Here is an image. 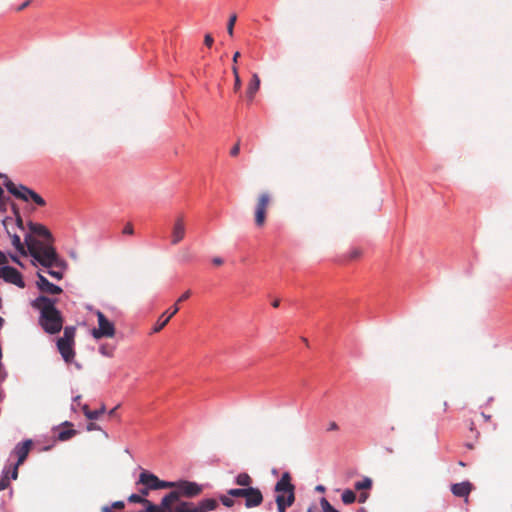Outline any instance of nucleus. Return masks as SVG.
Masks as SVG:
<instances>
[{
    "mask_svg": "<svg viewBox=\"0 0 512 512\" xmlns=\"http://www.w3.org/2000/svg\"><path fill=\"white\" fill-rule=\"evenodd\" d=\"M66 265L64 264L63 268L62 267H48L49 270H48V274L57 279V280H60L63 278V270L65 269Z\"/></svg>",
    "mask_w": 512,
    "mask_h": 512,
    "instance_id": "nucleus-27",
    "label": "nucleus"
},
{
    "mask_svg": "<svg viewBox=\"0 0 512 512\" xmlns=\"http://www.w3.org/2000/svg\"><path fill=\"white\" fill-rule=\"evenodd\" d=\"M63 425L65 427H68V429H63L61 430L59 433H58V436L57 438L60 440V441H66V440H69L70 438H72L73 436H75L77 434V431L72 429L71 427L73 426L72 423L66 421L63 423Z\"/></svg>",
    "mask_w": 512,
    "mask_h": 512,
    "instance_id": "nucleus-21",
    "label": "nucleus"
},
{
    "mask_svg": "<svg viewBox=\"0 0 512 512\" xmlns=\"http://www.w3.org/2000/svg\"><path fill=\"white\" fill-rule=\"evenodd\" d=\"M191 296V291L190 290H187L186 292H184L179 298L178 300L176 301L175 304H179L185 300H187L189 297Z\"/></svg>",
    "mask_w": 512,
    "mask_h": 512,
    "instance_id": "nucleus-38",
    "label": "nucleus"
},
{
    "mask_svg": "<svg viewBox=\"0 0 512 512\" xmlns=\"http://www.w3.org/2000/svg\"><path fill=\"white\" fill-rule=\"evenodd\" d=\"M31 233L44 238V241L36 239L32 235L25 236V244L29 254L44 267H62L64 261L59 258L53 247V237L50 231L42 224L29 223Z\"/></svg>",
    "mask_w": 512,
    "mask_h": 512,
    "instance_id": "nucleus-1",
    "label": "nucleus"
},
{
    "mask_svg": "<svg viewBox=\"0 0 512 512\" xmlns=\"http://www.w3.org/2000/svg\"><path fill=\"white\" fill-rule=\"evenodd\" d=\"M362 254L361 250L360 249H353L350 253H349V259L353 260V259H356L358 257H360V255Z\"/></svg>",
    "mask_w": 512,
    "mask_h": 512,
    "instance_id": "nucleus-39",
    "label": "nucleus"
},
{
    "mask_svg": "<svg viewBox=\"0 0 512 512\" xmlns=\"http://www.w3.org/2000/svg\"><path fill=\"white\" fill-rule=\"evenodd\" d=\"M175 483L176 486H174L173 488H176V490H174L173 492L178 493V498L180 496L194 497L202 492V487L195 482L179 481Z\"/></svg>",
    "mask_w": 512,
    "mask_h": 512,
    "instance_id": "nucleus-11",
    "label": "nucleus"
},
{
    "mask_svg": "<svg viewBox=\"0 0 512 512\" xmlns=\"http://www.w3.org/2000/svg\"><path fill=\"white\" fill-rule=\"evenodd\" d=\"M473 485L469 481H464L461 483H455L451 486V492L456 497H463L465 501H468V496L471 493Z\"/></svg>",
    "mask_w": 512,
    "mask_h": 512,
    "instance_id": "nucleus-17",
    "label": "nucleus"
},
{
    "mask_svg": "<svg viewBox=\"0 0 512 512\" xmlns=\"http://www.w3.org/2000/svg\"><path fill=\"white\" fill-rule=\"evenodd\" d=\"M12 245L15 247V249L21 253L22 255H26V250L24 244L21 242L20 237L17 234H10Z\"/></svg>",
    "mask_w": 512,
    "mask_h": 512,
    "instance_id": "nucleus-24",
    "label": "nucleus"
},
{
    "mask_svg": "<svg viewBox=\"0 0 512 512\" xmlns=\"http://www.w3.org/2000/svg\"><path fill=\"white\" fill-rule=\"evenodd\" d=\"M186 235V224L185 219L183 215H179L176 217L173 226H172V233H171V244L177 245L179 244Z\"/></svg>",
    "mask_w": 512,
    "mask_h": 512,
    "instance_id": "nucleus-13",
    "label": "nucleus"
},
{
    "mask_svg": "<svg viewBox=\"0 0 512 512\" xmlns=\"http://www.w3.org/2000/svg\"><path fill=\"white\" fill-rule=\"evenodd\" d=\"M368 498V494L366 492H361L358 498L360 503H364Z\"/></svg>",
    "mask_w": 512,
    "mask_h": 512,
    "instance_id": "nucleus-43",
    "label": "nucleus"
},
{
    "mask_svg": "<svg viewBox=\"0 0 512 512\" xmlns=\"http://www.w3.org/2000/svg\"><path fill=\"white\" fill-rule=\"evenodd\" d=\"M233 497L229 496L228 494L227 495H221L219 497L220 501L222 502V504L228 508H231L234 506L235 504V500L232 499Z\"/></svg>",
    "mask_w": 512,
    "mask_h": 512,
    "instance_id": "nucleus-33",
    "label": "nucleus"
},
{
    "mask_svg": "<svg viewBox=\"0 0 512 512\" xmlns=\"http://www.w3.org/2000/svg\"><path fill=\"white\" fill-rule=\"evenodd\" d=\"M30 1L24 2L21 6L18 7L17 11H21L29 5Z\"/></svg>",
    "mask_w": 512,
    "mask_h": 512,
    "instance_id": "nucleus-49",
    "label": "nucleus"
},
{
    "mask_svg": "<svg viewBox=\"0 0 512 512\" xmlns=\"http://www.w3.org/2000/svg\"><path fill=\"white\" fill-rule=\"evenodd\" d=\"M246 508H255L262 504L263 494L259 488L248 487L247 494L244 497Z\"/></svg>",
    "mask_w": 512,
    "mask_h": 512,
    "instance_id": "nucleus-14",
    "label": "nucleus"
},
{
    "mask_svg": "<svg viewBox=\"0 0 512 512\" xmlns=\"http://www.w3.org/2000/svg\"><path fill=\"white\" fill-rule=\"evenodd\" d=\"M75 334L76 328L74 326H67L64 328L63 336L57 340V349L61 354L63 360L69 364L75 358Z\"/></svg>",
    "mask_w": 512,
    "mask_h": 512,
    "instance_id": "nucleus-4",
    "label": "nucleus"
},
{
    "mask_svg": "<svg viewBox=\"0 0 512 512\" xmlns=\"http://www.w3.org/2000/svg\"><path fill=\"white\" fill-rule=\"evenodd\" d=\"M239 57H240V52H236L233 55V59H232L233 60V66H236Z\"/></svg>",
    "mask_w": 512,
    "mask_h": 512,
    "instance_id": "nucleus-48",
    "label": "nucleus"
},
{
    "mask_svg": "<svg viewBox=\"0 0 512 512\" xmlns=\"http://www.w3.org/2000/svg\"><path fill=\"white\" fill-rule=\"evenodd\" d=\"M123 234L132 235L134 233V228L131 223H127L122 231Z\"/></svg>",
    "mask_w": 512,
    "mask_h": 512,
    "instance_id": "nucleus-37",
    "label": "nucleus"
},
{
    "mask_svg": "<svg viewBox=\"0 0 512 512\" xmlns=\"http://www.w3.org/2000/svg\"><path fill=\"white\" fill-rule=\"evenodd\" d=\"M447 410H448V403H447V401H443V403L441 405L442 414L446 413Z\"/></svg>",
    "mask_w": 512,
    "mask_h": 512,
    "instance_id": "nucleus-47",
    "label": "nucleus"
},
{
    "mask_svg": "<svg viewBox=\"0 0 512 512\" xmlns=\"http://www.w3.org/2000/svg\"><path fill=\"white\" fill-rule=\"evenodd\" d=\"M102 512H112V507L104 506Z\"/></svg>",
    "mask_w": 512,
    "mask_h": 512,
    "instance_id": "nucleus-55",
    "label": "nucleus"
},
{
    "mask_svg": "<svg viewBox=\"0 0 512 512\" xmlns=\"http://www.w3.org/2000/svg\"><path fill=\"white\" fill-rule=\"evenodd\" d=\"M32 444H33L32 440L28 439V440H25L24 442L19 443L15 446L12 454H14L17 457V462L13 466V470L11 473L12 479H14V480L17 479L18 468L26 460V458L31 450Z\"/></svg>",
    "mask_w": 512,
    "mask_h": 512,
    "instance_id": "nucleus-9",
    "label": "nucleus"
},
{
    "mask_svg": "<svg viewBox=\"0 0 512 512\" xmlns=\"http://www.w3.org/2000/svg\"><path fill=\"white\" fill-rule=\"evenodd\" d=\"M252 483V477L246 472L239 473L235 478V484L242 488L252 487Z\"/></svg>",
    "mask_w": 512,
    "mask_h": 512,
    "instance_id": "nucleus-22",
    "label": "nucleus"
},
{
    "mask_svg": "<svg viewBox=\"0 0 512 512\" xmlns=\"http://www.w3.org/2000/svg\"><path fill=\"white\" fill-rule=\"evenodd\" d=\"M118 407H119V405H117V406H116V407H114L112 410H110L109 415H110V416H114V415H115L116 410L118 409Z\"/></svg>",
    "mask_w": 512,
    "mask_h": 512,
    "instance_id": "nucleus-54",
    "label": "nucleus"
},
{
    "mask_svg": "<svg viewBox=\"0 0 512 512\" xmlns=\"http://www.w3.org/2000/svg\"><path fill=\"white\" fill-rule=\"evenodd\" d=\"M0 278L4 281L14 284L19 288L25 287V282L23 281L21 273L14 267L11 266H3L0 268Z\"/></svg>",
    "mask_w": 512,
    "mask_h": 512,
    "instance_id": "nucleus-12",
    "label": "nucleus"
},
{
    "mask_svg": "<svg viewBox=\"0 0 512 512\" xmlns=\"http://www.w3.org/2000/svg\"><path fill=\"white\" fill-rule=\"evenodd\" d=\"M236 21H237V15H236V14H232V15L229 17V20H228V23H227V33H228L230 36H233V33H234V26H235Z\"/></svg>",
    "mask_w": 512,
    "mask_h": 512,
    "instance_id": "nucleus-32",
    "label": "nucleus"
},
{
    "mask_svg": "<svg viewBox=\"0 0 512 512\" xmlns=\"http://www.w3.org/2000/svg\"><path fill=\"white\" fill-rule=\"evenodd\" d=\"M98 429H99V426L93 422H91L87 425L88 431H93V430H98Z\"/></svg>",
    "mask_w": 512,
    "mask_h": 512,
    "instance_id": "nucleus-45",
    "label": "nucleus"
},
{
    "mask_svg": "<svg viewBox=\"0 0 512 512\" xmlns=\"http://www.w3.org/2000/svg\"><path fill=\"white\" fill-rule=\"evenodd\" d=\"M218 507V502L215 499L208 498L200 501L197 505H194L195 512H207L213 511Z\"/></svg>",
    "mask_w": 512,
    "mask_h": 512,
    "instance_id": "nucleus-19",
    "label": "nucleus"
},
{
    "mask_svg": "<svg viewBox=\"0 0 512 512\" xmlns=\"http://www.w3.org/2000/svg\"><path fill=\"white\" fill-rule=\"evenodd\" d=\"M182 256H183V260L187 261L188 260V251H182Z\"/></svg>",
    "mask_w": 512,
    "mask_h": 512,
    "instance_id": "nucleus-53",
    "label": "nucleus"
},
{
    "mask_svg": "<svg viewBox=\"0 0 512 512\" xmlns=\"http://www.w3.org/2000/svg\"><path fill=\"white\" fill-rule=\"evenodd\" d=\"M0 178H4V179H5V181L9 180V179H8V177H7L6 175L1 174V173H0Z\"/></svg>",
    "mask_w": 512,
    "mask_h": 512,
    "instance_id": "nucleus-58",
    "label": "nucleus"
},
{
    "mask_svg": "<svg viewBox=\"0 0 512 512\" xmlns=\"http://www.w3.org/2000/svg\"><path fill=\"white\" fill-rule=\"evenodd\" d=\"M6 262V256L0 251V265Z\"/></svg>",
    "mask_w": 512,
    "mask_h": 512,
    "instance_id": "nucleus-50",
    "label": "nucleus"
},
{
    "mask_svg": "<svg viewBox=\"0 0 512 512\" xmlns=\"http://www.w3.org/2000/svg\"><path fill=\"white\" fill-rule=\"evenodd\" d=\"M167 512H195L194 504L192 502H180L174 509Z\"/></svg>",
    "mask_w": 512,
    "mask_h": 512,
    "instance_id": "nucleus-23",
    "label": "nucleus"
},
{
    "mask_svg": "<svg viewBox=\"0 0 512 512\" xmlns=\"http://www.w3.org/2000/svg\"><path fill=\"white\" fill-rule=\"evenodd\" d=\"M112 508L114 509H123L124 508V502L123 501H116L112 504Z\"/></svg>",
    "mask_w": 512,
    "mask_h": 512,
    "instance_id": "nucleus-42",
    "label": "nucleus"
},
{
    "mask_svg": "<svg viewBox=\"0 0 512 512\" xmlns=\"http://www.w3.org/2000/svg\"><path fill=\"white\" fill-rule=\"evenodd\" d=\"M179 311V306L175 304L171 307L170 310L165 311L162 313V315L159 317L158 321L156 322L155 326L153 327V332L157 333L161 331L170 321V319Z\"/></svg>",
    "mask_w": 512,
    "mask_h": 512,
    "instance_id": "nucleus-16",
    "label": "nucleus"
},
{
    "mask_svg": "<svg viewBox=\"0 0 512 512\" xmlns=\"http://www.w3.org/2000/svg\"><path fill=\"white\" fill-rule=\"evenodd\" d=\"M115 347L109 344H102L99 347V352L106 357H112L114 353Z\"/></svg>",
    "mask_w": 512,
    "mask_h": 512,
    "instance_id": "nucleus-29",
    "label": "nucleus"
},
{
    "mask_svg": "<svg viewBox=\"0 0 512 512\" xmlns=\"http://www.w3.org/2000/svg\"><path fill=\"white\" fill-rule=\"evenodd\" d=\"M4 324V319L0 316V328L3 326Z\"/></svg>",
    "mask_w": 512,
    "mask_h": 512,
    "instance_id": "nucleus-59",
    "label": "nucleus"
},
{
    "mask_svg": "<svg viewBox=\"0 0 512 512\" xmlns=\"http://www.w3.org/2000/svg\"><path fill=\"white\" fill-rule=\"evenodd\" d=\"M338 429H339L338 424L336 422L332 421L329 423L327 431H336Z\"/></svg>",
    "mask_w": 512,
    "mask_h": 512,
    "instance_id": "nucleus-41",
    "label": "nucleus"
},
{
    "mask_svg": "<svg viewBox=\"0 0 512 512\" xmlns=\"http://www.w3.org/2000/svg\"><path fill=\"white\" fill-rule=\"evenodd\" d=\"M106 408H105V405L102 404L101 407L97 410H90L88 405H83L82 407V411L84 413V415L86 416V418L90 419V420H96L98 419L104 412H105Z\"/></svg>",
    "mask_w": 512,
    "mask_h": 512,
    "instance_id": "nucleus-20",
    "label": "nucleus"
},
{
    "mask_svg": "<svg viewBox=\"0 0 512 512\" xmlns=\"http://www.w3.org/2000/svg\"><path fill=\"white\" fill-rule=\"evenodd\" d=\"M149 490H151L150 488H148L147 486H145L143 489L140 490V494L142 497H146L148 494H149Z\"/></svg>",
    "mask_w": 512,
    "mask_h": 512,
    "instance_id": "nucleus-46",
    "label": "nucleus"
},
{
    "mask_svg": "<svg viewBox=\"0 0 512 512\" xmlns=\"http://www.w3.org/2000/svg\"><path fill=\"white\" fill-rule=\"evenodd\" d=\"M227 494L234 498H244L247 494V488H232L227 491Z\"/></svg>",
    "mask_w": 512,
    "mask_h": 512,
    "instance_id": "nucleus-28",
    "label": "nucleus"
},
{
    "mask_svg": "<svg viewBox=\"0 0 512 512\" xmlns=\"http://www.w3.org/2000/svg\"><path fill=\"white\" fill-rule=\"evenodd\" d=\"M271 202L272 196L268 191H263L258 194L254 207V222L256 227L262 228L265 226Z\"/></svg>",
    "mask_w": 512,
    "mask_h": 512,
    "instance_id": "nucleus-6",
    "label": "nucleus"
},
{
    "mask_svg": "<svg viewBox=\"0 0 512 512\" xmlns=\"http://www.w3.org/2000/svg\"><path fill=\"white\" fill-rule=\"evenodd\" d=\"M260 88V78L258 74L254 73L252 75V78L248 84L247 90H246V97L249 102H252L256 93L258 92Z\"/></svg>",
    "mask_w": 512,
    "mask_h": 512,
    "instance_id": "nucleus-18",
    "label": "nucleus"
},
{
    "mask_svg": "<svg viewBox=\"0 0 512 512\" xmlns=\"http://www.w3.org/2000/svg\"><path fill=\"white\" fill-rule=\"evenodd\" d=\"M212 262H213V264H214V265H216V266H220V265H222V264H223V259H222V258H220V257H214V258L212 259Z\"/></svg>",
    "mask_w": 512,
    "mask_h": 512,
    "instance_id": "nucleus-44",
    "label": "nucleus"
},
{
    "mask_svg": "<svg viewBox=\"0 0 512 512\" xmlns=\"http://www.w3.org/2000/svg\"><path fill=\"white\" fill-rule=\"evenodd\" d=\"M232 73L234 75V91L238 92L241 89V79L239 76L238 68L237 66L232 67Z\"/></svg>",
    "mask_w": 512,
    "mask_h": 512,
    "instance_id": "nucleus-30",
    "label": "nucleus"
},
{
    "mask_svg": "<svg viewBox=\"0 0 512 512\" xmlns=\"http://www.w3.org/2000/svg\"><path fill=\"white\" fill-rule=\"evenodd\" d=\"M341 500L344 504L350 505L356 501V494L354 491L346 489L341 495Z\"/></svg>",
    "mask_w": 512,
    "mask_h": 512,
    "instance_id": "nucleus-26",
    "label": "nucleus"
},
{
    "mask_svg": "<svg viewBox=\"0 0 512 512\" xmlns=\"http://www.w3.org/2000/svg\"><path fill=\"white\" fill-rule=\"evenodd\" d=\"M280 305V300L279 299H275L273 302H272V306L274 308H278Z\"/></svg>",
    "mask_w": 512,
    "mask_h": 512,
    "instance_id": "nucleus-51",
    "label": "nucleus"
},
{
    "mask_svg": "<svg viewBox=\"0 0 512 512\" xmlns=\"http://www.w3.org/2000/svg\"><path fill=\"white\" fill-rule=\"evenodd\" d=\"M240 153V142L238 141L230 150V155L232 157L238 156Z\"/></svg>",
    "mask_w": 512,
    "mask_h": 512,
    "instance_id": "nucleus-36",
    "label": "nucleus"
},
{
    "mask_svg": "<svg viewBox=\"0 0 512 512\" xmlns=\"http://www.w3.org/2000/svg\"><path fill=\"white\" fill-rule=\"evenodd\" d=\"M176 501H178V493L170 492L162 499L160 506L151 503L149 500L144 505H146V512H167Z\"/></svg>",
    "mask_w": 512,
    "mask_h": 512,
    "instance_id": "nucleus-10",
    "label": "nucleus"
},
{
    "mask_svg": "<svg viewBox=\"0 0 512 512\" xmlns=\"http://www.w3.org/2000/svg\"><path fill=\"white\" fill-rule=\"evenodd\" d=\"M315 509H316V507H315V506H310V507L307 509V512H315Z\"/></svg>",
    "mask_w": 512,
    "mask_h": 512,
    "instance_id": "nucleus-57",
    "label": "nucleus"
},
{
    "mask_svg": "<svg viewBox=\"0 0 512 512\" xmlns=\"http://www.w3.org/2000/svg\"><path fill=\"white\" fill-rule=\"evenodd\" d=\"M128 500H129V502H132V503H141V504H144L145 502H147V499L142 497L139 494L130 495Z\"/></svg>",
    "mask_w": 512,
    "mask_h": 512,
    "instance_id": "nucleus-35",
    "label": "nucleus"
},
{
    "mask_svg": "<svg viewBox=\"0 0 512 512\" xmlns=\"http://www.w3.org/2000/svg\"><path fill=\"white\" fill-rule=\"evenodd\" d=\"M10 485L8 471H4L3 477L0 479V491L5 490Z\"/></svg>",
    "mask_w": 512,
    "mask_h": 512,
    "instance_id": "nucleus-34",
    "label": "nucleus"
},
{
    "mask_svg": "<svg viewBox=\"0 0 512 512\" xmlns=\"http://www.w3.org/2000/svg\"><path fill=\"white\" fill-rule=\"evenodd\" d=\"M214 43V39L213 37L211 36V34H206L205 37H204V44L207 46V47H211Z\"/></svg>",
    "mask_w": 512,
    "mask_h": 512,
    "instance_id": "nucleus-40",
    "label": "nucleus"
},
{
    "mask_svg": "<svg viewBox=\"0 0 512 512\" xmlns=\"http://www.w3.org/2000/svg\"><path fill=\"white\" fill-rule=\"evenodd\" d=\"M12 259H13L14 262L20 264L19 260L16 257H13Z\"/></svg>",
    "mask_w": 512,
    "mask_h": 512,
    "instance_id": "nucleus-60",
    "label": "nucleus"
},
{
    "mask_svg": "<svg viewBox=\"0 0 512 512\" xmlns=\"http://www.w3.org/2000/svg\"><path fill=\"white\" fill-rule=\"evenodd\" d=\"M17 225H18L19 227L23 228V226H22V225H23V222H22V219H21V217H20V216H18V217H17Z\"/></svg>",
    "mask_w": 512,
    "mask_h": 512,
    "instance_id": "nucleus-52",
    "label": "nucleus"
},
{
    "mask_svg": "<svg viewBox=\"0 0 512 512\" xmlns=\"http://www.w3.org/2000/svg\"><path fill=\"white\" fill-rule=\"evenodd\" d=\"M372 487V479L369 477H364L361 481H357L354 484V488L357 491L369 490Z\"/></svg>",
    "mask_w": 512,
    "mask_h": 512,
    "instance_id": "nucleus-25",
    "label": "nucleus"
},
{
    "mask_svg": "<svg viewBox=\"0 0 512 512\" xmlns=\"http://www.w3.org/2000/svg\"><path fill=\"white\" fill-rule=\"evenodd\" d=\"M96 316L98 320V327L94 328L91 332L93 338L101 339L104 337H114L116 333L114 324L111 321H109L101 311H97Z\"/></svg>",
    "mask_w": 512,
    "mask_h": 512,
    "instance_id": "nucleus-7",
    "label": "nucleus"
},
{
    "mask_svg": "<svg viewBox=\"0 0 512 512\" xmlns=\"http://www.w3.org/2000/svg\"><path fill=\"white\" fill-rule=\"evenodd\" d=\"M277 493L275 502L278 512H286L295 502V486L291 483V475L284 472L274 488Z\"/></svg>",
    "mask_w": 512,
    "mask_h": 512,
    "instance_id": "nucleus-3",
    "label": "nucleus"
},
{
    "mask_svg": "<svg viewBox=\"0 0 512 512\" xmlns=\"http://www.w3.org/2000/svg\"><path fill=\"white\" fill-rule=\"evenodd\" d=\"M4 186L16 198L28 202L30 199L39 206H45V200L32 189L24 185H15L11 180L4 181Z\"/></svg>",
    "mask_w": 512,
    "mask_h": 512,
    "instance_id": "nucleus-5",
    "label": "nucleus"
},
{
    "mask_svg": "<svg viewBox=\"0 0 512 512\" xmlns=\"http://www.w3.org/2000/svg\"><path fill=\"white\" fill-rule=\"evenodd\" d=\"M316 491L324 492V491H325V487H324V486H322V485H318V486L316 487Z\"/></svg>",
    "mask_w": 512,
    "mask_h": 512,
    "instance_id": "nucleus-56",
    "label": "nucleus"
},
{
    "mask_svg": "<svg viewBox=\"0 0 512 512\" xmlns=\"http://www.w3.org/2000/svg\"><path fill=\"white\" fill-rule=\"evenodd\" d=\"M37 287L40 291L47 294L57 295L62 293V288L47 280L43 275L38 273Z\"/></svg>",
    "mask_w": 512,
    "mask_h": 512,
    "instance_id": "nucleus-15",
    "label": "nucleus"
},
{
    "mask_svg": "<svg viewBox=\"0 0 512 512\" xmlns=\"http://www.w3.org/2000/svg\"><path fill=\"white\" fill-rule=\"evenodd\" d=\"M320 505L323 512H339L336 508H334L330 502L326 498L320 499Z\"/></svg>",
    "mask_w": 512,
    "mask_h": 512,
    "instance_id": "nucleus-31",
    "label": "nucleus"
},
{
    "mask_svg": "<svg viewBox=\"0 0 512 512\" xmlns=\"http://www.w3.org/2000/svg\"><path fill=\"white\" fill-rule=\"evenodd\" d=\"M138 483L147 486L151 490L173 488L174 486H176L175 482L160 480L156 475L148 471L141 472Z\"/></svg>",
    "mask_w": 512,
    "mask_h": 512,
    "instance_id": "nucleus-8",
    "label": "nucleus"
},
{
    "mask_svg": "<svg viewBox=\"0 0 512 512\" xmlns=\"http://www.w3.org/2000/svg\"><path fill=\"white\" fill-rule=\"evenodd\" d=\"M32 306L39 310V325L46 333L54 335L62 330L64 320L56 308V300L39 296L32 302Z\"/></svg>",
    "mask_w": 512,
    "mask_h": 512,
    "instance_id": "nucleus-2",
    "label": "nucleus"
}]
</instances>
